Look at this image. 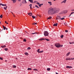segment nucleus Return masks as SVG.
<instances>
[{
    "mask_svg": "<svg viewBox=\"0 0 74 74\" xmlns=\"http://www.w3.org/2000/svg\"><path fill=\"white\" fill-rule=\"evenodd\" d=\"M59 11H60L59 8H51L49 9L48 14L50 15H53V14L58 13V12H59Z\"/></svg>",
    "mask_w": 74,
    "mask_h": 74,
    "instance_id": "nucleus-1",
    "label": "nucleus"
},
{
    "mask_svg": "<svg viewBox=\"0 0 74 74\" xmlns=\"http://www.w3.org/2000/svg\"><path fill=\"white\" fill-rule=\"evenodd\" d=\"M55 46L57 48H59L60 47V44L59 43H56L55 44Z\"/></svg>",
    "mask_w": 74,
    "mask_h": 74,
    "instance_id": "nucleus-2",
    "label": "nucleus"
},
{
    "mask_svg": "<svg viewBox=\"0 0 74 74\" xmlns=\"http://www.w3.org/2000/svg\"><path fill=\"white\" fill-rule=\"evenodd\" d=\"M49 34L48 33V32L47 31H45L44 32V35L45 36H48Z\"/></svg>",
    "mask_w": 74,
    "mask_h": 74,
    "instance_id": "nucleus-3",
    "label": "nucleus"
},
{
    "mask_svg": "<svg viewBox=\"0 0 74 74\" xmlns=\"http://www.w3.org/2000/svg\"><path fill=\"white\" fill-rule=\"evenodd\" d=\"M67 10H63L61 12V14H66V13H67Z\"/></svg>",
    "mask_w": 74,
    "mask_h": 74,
    "instance_id": "nucleus-4",
    "label": "nucleus"
},
{
    "mask_svg": "<svg viewBox=\"0 0 74 74\" xmlns=\"http://www.w3.org/2000/svg\"><path fill=\"white\" fill-rule=\"evenodd\" d=\"M22 3L23 4H26L27 3V2H26V0H23Z\"/></svg>",
    "mask_w": 74,
    "mask_h": 74,
    "instance_id": "nucleus-5",
    "label": "nucleus"
},
{
    "mask_svg": "<svg viewBox=\"0 0 74 74\" xmlns=\"http://www.w3.org/2000/svg\"><path fill=\"white\" fill-rule=\"evenodd\" d=\"M61 19L60 16H57V18H56V19Z\"/></svg>",
    "mask_w": 74,
    "mask_h": 74,
    "instance_id": "nucleus-6",
    "label": "nucleus"
},
{
    "mask_svg": "<svg viewBox=\"0 0 74 74\" xmlns=\"http://www.w3.org/2000/svg\"><path fill=\"white\" fill-rule=\"evenodd\" d=\"M66 0H64L63 1H62L61 2V3L62 4V3H66Z\"/></svg>",
    "mask_w": 74,
    "mask_h": 74,
    "instance_id": "nucleus-7",
    "label": "nucleus"
},
{
    "mask_svg": "<svg viewBox=\"0 0 74 74\" xmlns=\"http://www.w3.org/2000/svg\"><path fill=\"white\" fill-rule=\"evenodd\" d=\"M11 1H13V3H15L16 1V0H11Z\"/></svg>",
    "mask_w": 74,
    "mask_h": 74,
    "instance_id": "nucleus-8",
    "label": "nucleus"
},
{
    "mask_svg": "<svg viewBox=\"0 0 74 74\" xmlns=\"http://www.w3.org/2000/svg\"><path fill=\"white\" fill-rule=\"evenodd\" d=\"M66 67L67 69H71V68H72V67H71V66H66Z\"/></svg>",
    "mask_w": 74,
    "mask_h": 74,
    "instance_id": "nucleus-9",
    "label": "nucleus"
},
{
    "mask_svg": "<svg viewBox=\"0 0 74 74\" xmlns=\"http://www.w3.org/2000/svg\"><path fill=\"white\" fill-rule=\"evenodd\" d=\"M29 2H30L31 3H33V0H28Z\"/></svg>",
    "mask_w": 74,
    "mask_h": 74,
    "instance_id": "nucleus-10",
    "label": "nucleus"
},
{
    "mask_svg": "<svg viewBox=\"0 0 74 74\" xmlns=\"http://www.w3.org/2000/svg\"><path fill=\"white\" fill-rule=\"evenodd\" d=\"M74 14V12H72L71 13V14H70L69 16V17H70V16H71V15H73V14Z\"/></svg>",
    "mask_w": 74,
    "mask_h": 74,
    "instance_id": "nucleus-11",
    "label": "nucleus"
},
{
    "mask_svg": "<svg viewBox=\"0 0 74 74\" xmlns=\"http://www.w3.org/2000/svg\"><path fill=\"white\" fill-rule=\"evenodd\" d=\"M48 3L50 5H52V2H51V1L48 2Z\"/></svg>",
    "mask_w": 74,
    "mask_h": 74,
    "instance_id": "nucleus-12",
    "label": "nucleus"
},
{
    "mask_svg": "<svg viewBox=\"0 0 74 74\" xmlns=\"http://www.w3.org/2000/svg\"><path fill=\"white\" fill-rule=\"evenodd\" d=\"M45 40V39L44 38H42L39 39V40L40 41H41V40L42 41V40Z\"/></svg>",
    "mask_w": 74,
    "mask_h": 74,
    "instance_id": "nucleus-13",
    "label": "nucleus"
},
{
    "mask_svg": "<svg viewBox=\"0 0 74 74\" xmlns=\"http://www.w3.org/2000/svg\"><path fill=\"white\" fill-rule=\"evenodd\" d=\"M29 15H30V16H32V13H29L28 14Z\"/></svg>",
    "mask_w": 74,
    "mask_h": 74,
    "instance_id": "nucleus-14",
    "label": "nucleus"
},
{
    "mask_svg": "<svg viewBox=\"0 0 74 74\" xmlns=\"http://www.w3.org/2000/svg\"><path fill=\"white\" fill-rule=\"evenodd\" d=\"M58 23H57L56 24H54L53 25V26H58Z\"/></svg>",
    "mask_w": 74,
    "mask_h": 74,
    "instance_id": "nucleus-15",
    "label": "nucleus"
},
{
    "mask_svg": "<svg viewBox=\"0 0 74 74\" xmlns=\"http://www.w3.org/2000/svg\"><path fill=\"white\" fill-rule=\"evenodd\" d=\"M4 9V10H7V6H6V7H4L3 8Z\"/></svg>",
    "mask_w": 74,
    "mask_h": 74,
    "instance_id": "nucleus-16",
    "label": "nucleus"
},
{
    "mask_svg": "<svg viewBox=\"0 0 74 74\" xmlns=\"http://www.w3.org/2000/svg\"><path fill=\"white\" fill-rule=\"evenodd\" d=\"M52 18V17L51 16H50L48 18H47V19H51Z\"/></svg>",
    "mask_w": 74,
    "mask_h": 74,
    "instance_id": "nucleus-17",
    "label": "nucleus"
},
{
    "mask_svg": "<svg viewBox=\"0 0 74 74\" xmlns=\"http://www.w3.org/2000/svg\"><path fill=\"white\" fill-rule=\"evenodd\" d=\"M43 5V3H42V4H39V7H41V5Z\"/></svg>",
    "mask_w": 74,
    "mask_h": 74,
    "instance_id": "nucleus-18",
    "label": "nucleus"
},
{
    "mask_svg": "<svg viewBox=\"0 0 74 74\" xmlns=\"http://www.w3.org/2000/svg\"><path fill=\"white\" fill-rule=\"evenodd\" d=\"M1 47L2 48H5V47H6V46H5V45H3V46H1Z\"/></svg>",
    "mask_w": 74,
    "mask_h": 74,
    "instance_id": "nucleus-19",
    "label": "nucleus"
},
{
    "mask_svg": "<svg viewBox=\"0 0 74 74\" xmlns=\"http://www.w3.org/2000/svg\"><path fill=\"white\" fill-rule=\"evenodd\" d=\"M70 52H69L68 53H67L66 54V56H68V55H69V54H70Z\"/></svg>",
    "mask_w": 74,
    "mask_h": 74,
    "instance_id": "nucleus-20",
    "label": "nucleus"
},
{
    "mask_svg": "<svg viewBox=\"0 0 74 74\" xmlns=\"http://www.w3.org/2000/svg\"><path fill=\"white\" fill-rule=\"evenodd\" d=\"M1 5L2 6H6L7 5H6V4H3V3H2Z\"/></svg>",
    "mask_w": 74,
    "mask_h": 74,
    "instance_id": "nucleus-21",
    "label": "nucleus"
},
{
    "mask_svg": "<svg viewBox=\"0 0 74 74\" xmlns=\"http://www.w3.org/2000/svg\"><path fill=\"white\" fill-rule=\"evenodd\" d=\"M6 27H3V29L1 30V31H2V30H5Z\"/></svg>",
    "mask_w": 74,
    "mask_h": 74,
    "instance_id": "nucleus-22",
    "label": "nucleus"
},
{
    "mask_svg": "<svg viewBox=\"0 0 74 74\" xmlns=\"http://www.w3.org/2000/svg\"><path fill=\"white\" fill-rule=\"evenodd\" d=\"M25 55H28V53H27V52L25 53Z\"/></svg>",
    "mask_w": 74,
    "mask_h": 74,
    "instance_id": "nucleus-23",
    "label": "nucleus"
},
{
    "mask_svg": "<svg viewBox=\"0 0 74 74\" xmlns=\"http://www.w3.org/2000/svg\"><path fill=\"white\" fill-rule=\"evenodd\" d=\"M30 49H31V48H30V47H28L27 49V50H30Z\"/></svg>",
    "mask_w": 74,
    "mask_h": 74,
    "instance_id": "nucleus-24",
    "label": "nucleus"
},
{
    "mask_svg": "<svg viewBox=\"0 0 74 74\" xmlns=\"http://www.w3.org/2000/svg\"><path fill=\"white\" fill-rule=\"evenodd\" d=\"M40 49H38V50L37 51V52H38V53H39V52H40Z\"/></svg>",
    "mask_w": 74,
    "mask_h": 74,
    "instance_id": "nucleus-25",
    "label": "nucleus"
},
{
    "mask_svg": "<svg viewBox=\"0 0 74 74\" xmlns=\"http://www.w3.org/2000/svg\"><path fill=\"white\" fill-rule=\"evenodd\" d=\"M28 70H32V69L30 68H29L27 69Z\"/></svg>",
    "mask_w": 74,
    "mask_h": 74,
    "instance_id": "nucleus-26",
    "label": "nucleus"
},
{
    "mask_svg": "<svg viewBox=\"0 0 74 74\" xmlns=\"http://www.w3.org/2000/svg\"><path fill=\"white\" fill-rule=\"evenodd\" d=\"M4 50H5V51H7V50H8V49L7 48H5L4 49Z\"/></svg>",
    "mask_w": 74,
    "mask_h": 74,
    "instance_id": "nucleus-27",
    "label": "nucleus"
},
{
    "mask_svg": "<svg viewBox=\"0 0 74 74\" xmlns=\"http://www.w3.org/2000/svg\"><path fill=\"white\" fill-rule=\"evenodd\" d=\"M51 70V69H50V68H48L47 69V71H49V70Z\"/></svg>",
    "mask_w": 74,
    "mask_h": 74,
    "instance_id": "nucleus-28",
    "label": "nucleus"
},
{
    "mask_svg": "<svg viewBox=\"0 0 74 74\" xmlns=\"http://www.w3.org/2000/svg\"><path fill=\"white\" fill-rule=\"evenodd\" d=\"M37 33L36 32H35L34 33H32L31 34H37Z\"/></svg>",
    "mask_w": 74,
    "mask_h": 74,
    "instance_id": "nucleus-29",
    "label": "nucleus"
},
{
    "mask_svg": "<svg viewBox=\"0 0 74 74\" xmlns=\"http://www.w3.org/2000/svg\"><path fill=\"white\" fill-rule=\"evenodd\" d=\"M33 70H34V71H37V69H33Z\"/></svg>",
    "mask_w": 74,
    "mask_h": 74,
    "instance_id": "nucleus-30",
    "label": "nucleus"
},
{
    "mask_svg": "<svg viewBox=\"0 0 74 74\" xmlns=\"http://www.w3.org/2000/svg\"><path fill=\"white\" fill-rule=\"evenodd\" d=\"M64 19V17H63L62 18H61L60 20H63V19Z\"/></svg>",
    "mask_w": 74,
    "mask_h": 74,
    "instance_id": "nucleus-31",
    "label": "nucleus"
},
{
    "mask_svg": "<svg viewBox=\"0 0 74 74\" xmlns=\"http://www.w3.org/2000/svg\"><path fill=\"white\" fill-rule=\"evenodd\" d=\"M44 52V51H40L39 52V53H42V52Z\"/></svg>",
    "mask_w": 74,
    "mask_h": 74,
    "instance_id": "nucleus-32",
    "label": "nucleus"
},
{
    "mask_svg": "<svg viewBox=\"0 0 74 74\" xmlns=\"http://www.w3.org/2000/svg\"><path fill=\"white\" fill-rule=\"evenodd\" d=\"M16 66H15V65H13V68H16Z\"/></svg>",
    "mask_w": 74,
    "mask_h": 74,
    "instance_id": "nucleus-33",
    "label": "nucleus"
},
{
    "mask_svg": "<svg viewBox=\"0 0 74 74\" xmlns=\"http://www.w3.org/2000/svg\"><path fill=\"white\" fill-rule=\"evenodd\" d=\"M30 6V8H32V4H30L29 5V6Z\"/></svg>",
    "mask_w": 74,
    "mask_h": 74,
    "instance_id": "nucleus-34",
    "label": "nucleus"
},
{
    "mask_svg": "<svg viewBox=\"0 0 74 74\" xmlns=\"http://www.w3.org/2000/svg\"><path fill=\"white\" fill-rule=\"evenodd\" d=\"M61 38H63V35H62L60 36Z\"/></svg>",
    "mask_w": 74,
    "mask_h": 74,
    "instance_id": "nucleus-35",
    "label": "nucleus"
},
{
    "mask_svg": "<svg viewBox=\"0 0 74 74\" xmlns=\"http://www.w3.org/2000/svg\"><path fill=\"white\" fill-rule=\"evenodd\" d=\"M63 45H60V47H62Z\"/></svg>",
    "mask_w": 74,
    "mask_h": 74,
    "instance_id": "nucleus-36",
    "label": "nucleus"
},
{
    "mask_svg": "<svg viewBox=\"0 0 74 74\" xmlns=\"http://www.w3.org/2000/svg\"><path fill=\"white\" fill-rule=\"evenodd\" d=\"M32 25H37V23H34L32 24Z\"/></svg>",
    "mask_w": 74,
    "mask_h": 74,
    "instance_id": "nucleus-37",
    "label": "nucleus"
},
{
    "mask_svg": "<svg viewBox=\"0 0 74 74\" xmlns=\"http://www.w3.org/2000/svg\"><path fill=\"white\" fill-rule=\"evenodd\" d=\"M23 41L24 42H26V40L25 39H24L23 40Z\"/></svg>",
    "mask_w": 74,
    "mask_h": 74,
    "instance_id": "nucleus-38",
    "label": "nucleus"
},
{
    "mask_svg": "<svg viewBox=\"0 0 74 74\" xmlns=\"http://www.w3.org/2000/svg\"><path fill=\"white\" fill-rule=\"evenodd\" d=\"M35 7H36V8H39V7H38V6L37 5H35Z\"/></svg>",
    "mask_w": 74,
    "mask_h": 74,
    "instance_id": "nucleus-39",
    "label": "nucleus"
},
{
    "mask_svg": "<svg viewBox=\"0 0 74 74\" xmlns=\"http://www.w3.org/2000/svg\"><path fill=\"white\" fill-rule=\"evenodd\" d=\"M32 17L33 18V19H35V16H32Z\"/></svg>",
    "mask_w": 74,
    "mask_h": 74,
    "instance_id": "nucleus-40",
    "label": "nucleus"
},
{
    "mask_svg": "<svg viewBox=\"0 0 74 74\" xmlns=\"http://www.w3.org/2000/svg\"><path fill=\"white\" fill-rule=\"evenodd\" d=\"M2 15H1L0 16V18H3V16H2Z\"/></svg>",
    "mask_w": 74,
    "mask_h": 74,
    "instance_id": "nucleus-41",
    "label": "nucleus"
},
{
    "mask_svg": "<svg viewBox=\"0 0 74 74\" xmlns=\"http://www.w3.org/2000/svg\"><path fill=\"white\" fill-rule=\"evenodd\" d=\"M69 44H74V43L73 42H70Z\"/></svg>",
    "mask_w": 74,
    "mask_h": 74,
    "instance_id": "nucleus-42",
    "label": "nucleus"
},
{
    "mask_svg": "<svg viewBox=\"0 0 74 74\" xmlns=\"http://www.w3.org/2000/svg\"><path fill=\"white\" fill-rule=\"evenodd\" d=\"M45 39L46 40V41H49V39H46L45 38Z\"/></svg>",
    "mask_w": 74,
    "mask_h": 74,
    "instance_id": "nucleus-43",
    "label": "nucleus"
},
{
    "mask_svg": "<svg viewBox=\"0 0 74 74\" xmlns=\"http://www.w3.org/2000/svg\"><path fill=\"white\" fill-rule=\"evenodd\" d=\"M36 4H38V5H39V4H40V3H39V2H37L36 3Z\"/></svg>",
    "mask_w": 74,
    "mask_h": 74,
    "instance_id": "nucleus-44",
    "label": "nucleus"
},
{
    "mask_svg": "<svg viewBox=\"0 0 74 74\" xmlns=\"http://www.w3.org/2000/svg\"><path fill=\"white\" fill-rule=\"evenodd\" d=\"M5 23H7V24H8V23H7V21H5Z\"/></svg>",
    "mask_w": 74,
    "mask_h": 74,
    "instance_id": "nucleus-45",
    "label": "nucleus"
},
{
    "mask_svg": "<svg viewBox=\"0 0 74 74\" xmlns=\"http://www.w3.org/2000/svg\"><path fill=\"white\" fill-rule=\"evenodd\" d=\"M0 60H3V58H1V57H0Z\"/></svg>",
    "mask_w": 74,
    "mask_h": 74,
    "instance_id": "nucleus-46",
    "label": "nucleus"
},
{
    "mask_svg": "<svg viewBox=\"0 0 74 74\" xmlns=\"http://www.w3.org/2000/svg\"><path fill=\"white\" fill-rule=\"evenodd\" d=\"M66 60H69V58H67L66 59Z\"/></svg>",
    "mask_w": 74,
    "mask_h": 74,
    "instance_id": "nucleus-47",
    "label": "nucleus"
},
{
    "mask_svg": "<svg viewBox=\"0 0 74 74\" xmlns=\"http://www.w3.org/2000/svg\"><path fill=\"white\" fill-rule=\"evenodd\" d=\"M64 25H65V26H66L67 25V24L66 23H64Z\"/></svg>",
    "mask_w": 74,
    "mask_h": 74,
    "instance_id": "nucleus-48",
    "label": "nucleus"
},
{
    "mask_svg": "<svg viewBox=\"0 0 74 74\" xmlns=\"http://www.w3.org/2000/svg\"><path fill=\"white\" fill-rule=\"evenodd\" d=\"M65 32H66V33H67V32H68V31L67 30H65Z\"/></svg>",
    "mask_w": 74,
    "mask_h": 74,
    "instance_id": "nucleus-49",
    "label": "nucleus"
},
{
    "mask_svg": "<svg viewBox=\"0 0 74 74\" xmlns=\"http://www.w3.org/2000/svg\"><path fill=\"white\" fill-rule=\"evenodd\" d=\"M74 58H71V60H73Z\"/></svg>",
    "mask_w": 74,
    "mask_h": 74,
    "instance_id": "nucleus-50",
    "label": "nucleus"
},
{
    "mask_svg": "<svg viewBox=\"0 0 74 74\" xmlns=\"http://www.w3.org/2000/svg\"><path fill=\"white\" fill-rule=\"evenodd\" d=\"M36 2H37V1H34V3H36Z\"/></svg>",
    "mask_w": 74,
    "mask_h": 74,
    "instance_id": "nucleus-51",
    "label": "nucleus"
},
{
    "mask_svg": "<svg viewBox=\"0 0 74 74\" xmlns=\"http://www.w3.org/2000/svg\"><path fill=\"white\" fill-rule=\"evenodd\" d=\"M71 60V58H68V60Z\"/></svg>",
    "mask_w": 74,
    "mask_h": 74,
    "instance_id": "nucleus-52",
    "label": "nucleus"
},
{
    "mask_svg": "<svg viewBox=\"0 0 74 74\" xmlns=\"http://www.w3.org/2000/svg\"><path fill=\"white\" fill-rule=\"evenodd\" d=\"M74 10H71V11H74Z\"/></svg>",
    "mask_w": 74,
    "mask_h": 74,
    "instance_id": "nucleus-53",
    "label": "nucleus"
},
{
    "mask_svg": "<svg viewBox=\"0 0 74 74\" xmlns=\"http://www.w3.org/2000/svg\"><path fill=\"white\" fill-rule=\"evenodd\" d=\"M18 1L20 2L21 1V0H18Z\"/></svg>",
    "mask_w": 74,
    "mask_h": 74,
    "instance_id": "nucleus-54",
    "label": "nucleus"
},
{
    "mask_svg": "<svg viewBox=\"0 0 74 74\" xmlns=\"http://www.w3.org/2000/svg\"><path fill=\"white\" fill-rule=\"evenodd\" d=\"M1 4H2V3H0V5H1Z\"/></svg>",
    "mask_w": 74,
    "mask_h": 74,
    "instance_id": "nucleus-55",
    "label": "nucleus"
},
{
    "mask_svg": "<svg viewBox=\"0 0 74 74\" xmlns=\"http://www.w3.org/2000/svg\"><path fill=\"white\" fill-rule=\"evenodd\" d=\"M3 27L4 28V27H5L4 25L3 26Z\"/></svg>",
    "mask_w": 74,
    "mask_h": 74,
    "instance_id": "nucleus-56",
    "label": "nucleus"
},
{
    "mask_svg": "<svg viewBox=\"0 0 74 74\" xmlns=\"http://www.w3.org/2000/svg\"><path fill=\"white\" fill-rule=\"evenodd\" d=\"M6 30H8V29L7 28H6Z\"/></svg>",
    "mask_w": 74,
    "mask_h": 74,
    "instance_id": "nucleus-57",
    "label": "nucleus"
},
{
    "mask_svg": "<svg viewBox=\"0 0 74 74\" xmlns=\"http://www.w3.org/2000/svg\"><path fill=\"white\" fill-rule=\"evenodd\" d=\"M1 23V22L0 21V24Z\"/></svg>",
    "mask_w": 74,
    "mask_h": 74,
    "instance_id": "nucleus-58",
    "label": "nucleus"
},
{
    "mask_svg": "<svg viewBox=\"0 0 74 74\" xmlns=\"http://www.w3.org/2000/svg\"><path fill=\"white\" fill-rule=\"evenodd\" d=\"M33 8H35L34 7H33Z\"/></svg>",
    "mask_w": 74,
    "mask_h": 74,
    "instance_id": "nucleus-59",
    "label": "nucleus"
},
{
    "mask_svg": "<svg viewBox=\"0 0 74 74\" xmlns=\"http://www.w3.org/2000/svg\"><path fill=\"white\" fill-rule=\"evenodd\" d=\"M16 59H17V58H16Z\"/></svg>",
    "mask_w": 74,
    "mask_h": 74,
    "instance_id": "nucleus-60",
    "label": "nucleus"
},
{
    "mask_svg": "<svg viewBox=\"0 0 74 74\" xmlns=\"http://www.w3.org/2000/svg\"><path fill=\"white\" fill-rule=\"evenodd\" d=\"M73 74H74V73H73Z\"/></svg>",
    "mask_w": 74,
    "mask_h": 74,
    "instance_id": "nucleus-61",
    "label": "nucleus"
}]
</instances>
